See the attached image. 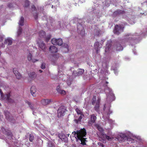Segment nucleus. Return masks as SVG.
I'll list each match as a JSON object with an SVG mask.
<instances>
[{"label": "nucleus", "mask_w": 147, "mask_h": 147, "mask_svg": "<svg viewBox=\"0 0 147 147\" xmlns=\"http://www.w3.org/2000/svg\"><path fill=\"white\" fill-rule=\"evenodd\" d=\"M72 134L74 135V136L76 138V141L80 140L81 142V144L83 145L86 144L85 138L84 137L86 136V130L84 128L79 131H77L76 132L74 131Z\"/></svg>", "instance_id": "nucleus-1"}, {"label": "nucleus", "mask_w": 147, "mask_h": 147, "mask_svg": "<svg viewBox=\"0 0 147 147\" xmlns=\"http://www.w3.org/2000/svg\"><path fill=\"white\" fill-rule=\"evenodd\" d=\"M124 27L121 25H116L114 27L113 32L115 34L119 35L121 32H123Z\"/></svg>", "instance_id": "nucleus-2"}, {"label": "nucleus", "mask_w": 147, "mask_h": 147, "mask_svg": "<svg viewBox=\"0 0 147 147\" xmlns=\"http://www.w3.org/2000/svg\"><path fill=\"white\" fill-rule=\"evenodd\" d=\"M52 43L54 45H58L61 46L63 44V42L62 39L60 38L57 39L54 38L52 39L51 40Z\"/></svg>", "instance_id": "nucleus-3"}, {"label": "nucleus", "mask_w": 147, "mask_h": 147, "mask_svg": "<svg viewBox=\"0 0 147 147\" xmlns=\"http://www.w3.org/2000/svg\"><path fill=\"white\" fill-rule=\"evenodd\" d=\"M84 69H78V71L74 70L72 73V75L75 77L81 75L84 72Z\"/></svg>", "instance_id": "nucleus-4"}, {"label": "nucleus", "mask_w": 147, "mask_h": 147, "mask_svg": "<svg viewBox=\"0 0 147 147\" xmlns=\"http://www.w3.org/2000/svg\"><path fill=\"white\" fill-rule=\"evenodd\" d=\"M66 109L63 107L59 108L57 111V117H58L63 116L65 112Z\"/></svg>", "instance_id": "nucleus-5"}, {"label": "nucleus", "mask_w": 147, "mask_h": 147, "mask_svg": "<svg viewBox=\"0 0 147 147\" xmlns=\"http://www.w3.org/2000/svg\"><path fill=\"white\" fill-rule=\"evenodd\" d=\"M96 119V116L94 114L90 115V120L88 122L89 125H91L95 123Z\"/></svg>", "instance_id": "nucleus-6"}, {"label": "nucleus", "mask_w": 147, "mask_h": 147, "mask_svg": "<svg viewBox=\"0 0 147 147\" xmlns=\"http://www.w3.org/2000/svg\"><path fill=\"white\" fill-rule=\"evenodd\" d=\"M102 44L99 43L98 42H96L94 43V48L96 50V52L97 54L99 53L100 48L102 47Z\"/></svg>", "instance_id": "nucleus-7"}, {"label": "nucleus", "mask_w": 147, "mask_h": 147, "mask_svg": "<svg viewBox=\"0 0 147 147\" xmlns=\"http://www.w3.org/2000/svg\"><path fill=\"white\" fill-rule=\"evenodd\" d=\"M117 139L119 142H124L125 140L128 139L127 136L124 134H121L120 136H118Z\"/></svg>", "instance_id": "nucleus-8"}, {"label": "nucleus", "mask_w": 147, "mask_h": 147, "mask_svg": "<svg viewBox=\"0 0 147 147\" xmlns=\"http://www.w3.org/2000/svg\"><path fill=\"white\" fill-rule=\"evenodd\" d=\"M51 100L49 99H43L41 100V103L43 106H47L51 102Z\"/></svg>", "instance_id": "nucleus-9"}, {"label": "nucleus", "mask_w": 147, "mask_h": 147, "mask_svg": "<svg viewBox=\"0 0 147 147\" xmlns=\"http://www.w3.org/2000/svg\"><path fill=\"white\" fill-rule=\"evenodd\" d=\"M78 31V32L82 35L84 34V29L83 26L80 24L77 26Z\"/></svg>", "instance_id": "nucleus-10"}, {"label": "nucleus", "mask_w": 147, "mask_h": 147, "mask_svg": "<svg viewBox=\"0 0 147 147\" xmlns=\"http://www.w3.org/2000/svg\"><path fill=\"white\" fill-rule=\"evenodd\" d=\"M13 71L17 79H20L22 78V75L18 72L16 68H13Z\"/></svg>", "instance_id": "nucleus-11"}, {"label": "nucleus", "mask_w": 147, "mask_h": 147, "mask_svg": "<svg viewBox=\"0 0 147 147\" xmlns=\"http://www.w3.org/2000/svg\"><path fill=\"white\" fill-rule=\"evenodd\" d=\"M59 138L62 141L66 142L67 140V138L66 137L65 135L63 133L59 134L58 135Z\"/></svg>", "instance_id": "nucleus-12"}, {"label": "nucleus", "mask_w": 147, "mask_h": 147, "mask_svg": "<svg viewBox=\"0 0 147 147\" xmlns=\"http://www.w3.org/2000/svg\"><path fill=\"white\" fill-rule=\"evenodd\" d=\"M49 51L53 53H56L57 51V48L54 46H51L49 47Z\"/></svg>", "instance_id": "nucleus-13"}, {"label": "nucleus", "mask_w": 147, "mask_h": 147, "mask_svg": "<svg viewBox=\"0 0 147 147\" xmlns=\"http://www.w3.org/2000/svg\"><path fill=\"white\" fill-rule=\"evenodd\" d=\"M125 13V11L124 10H118L114 11L113 14L114 16H117L118 15L123 14Z\"/></svg>", "instance_id": "nucleus-14"}, {"label": "nucleus", "mask_w": 147, "mask_h": 147, "mask_svg": "<svg viewBox=\"0 0 147 147\" xmlns=\"http://www.w3.org/2000/svg\"><path fill=\"white\" fill-rule=\"evenodd\" d=\"M39 47L41 49L44 51H45L46 45L43 42H40L38 43Z\"/></svg>", "instance_id": "nucleus-15"}, {"label": "nucleus", "mask_w": 147, "mask_h": 147, "mask_svg": "<svg viewBox=\"0 0 147 147\" xmlns=\"http://www.w3.org/2000/svg\"><path fill=\"white\" fill-rule=\"evenodd\" d=\"M100 101L99 100H97L96 105L94 107V110L97 113H99L100 111Z\"/></svg>", "instance_id": "nucleus-16"}, {"label": "nucleus", "mask_w": 147, "mask_h": 147, "mask_svg": "<svg viewBox=\"0 0 147 147\" xmlns=\"http://www.w3.org/2000/svg\"><path fill=\"white\" fill-rule=\"evenodd\" d=\"M28 76L31 78H35L36 77L37 75L35 72H32L28 74Z\"/></svg>", "instance_id": "nucleus-17"}, {"label": "nucleus", "mask_w": 147, "mask_h": 147, "mask_svg": "<svg viewBox=\"0 0 147 147\" xmlns=\"http://www.w3.org/2000/svg\"><path fill=\"white\" fill-rule=\"evenodd\" d=\"M36 89L35 86H32L31 87L30 89L31 92L33 96H34V94L36 92Z\"/></svg>", "instance_id": "nucleus-18"}, {"label": "nucleus", "mask_w": 147, "mask_h": 147, "mask_svg": "<svg viewBox=\"0 0 147 147\" xmlns=\"http://www.w3.org/2000/svg\"><path fill=\"white\" fill-rule=\"evenodd\" d=\"M111 47V44L110 43H108L106 46L105 49V52H107L109 50V49Z\"/></svg>", "instance_id": "nucleus-19"}, {"label": "nucleus", "mask_w": 147, "mask_h": 147, "mask_svg": "<svg viewBox=\"0 0 147 147\" xmlns=\"http://www.w3.org/2000/svg\"><path fill=\"white\" fill-rule=\"evenodd\" d=\"M80 116L78 119H75L74 121L76 123H78L79 122L81 121L83 117L84 116V114L83 115H80Z\"/></svg>", "instance_id": "nucleus-20"}, {"label": "nucleus", "mask_w": 147, "mask_h": 147, "mask_svg": "<svg viewBox=\"0 0 147 147\" xmlns=\"http://www.w3.org/2000/svg\"><path fill=\"white\" fill-rule=\"evenodd\" d=\"M38 34L40 37L41 38H44L46 34L45 32L44 31L42 30L39 32Z\"/></svg>", "instance_id": "nucleus-21"}, {"label": "nucleus", "mask_w": 147, "mask_h": 147, "mask_svg": "<svg viewBox=\"0 0 147 147\" xmlns=\"http://www.w3.org/2000/svg\"><path fill=\"white\" fill-rule=\"evenodd\" d=\"M1 95V99L2 100H4L6 98V99L7 100H9V93L8 94H6V97H4V95L3 94H2Z\"/></svg>", "instance_id": "nucleus-22"}, {"label": "nucleus", "mask_w": 147, "mask_h": 147, "mask_svg": "<svg viewBox=\"0 0 147 147\" xmlns=\"http://www.w3.org/2000/svg\"><path fill=\"white\" fill-rule=\"evenodd\" d=\"M75 111L78 115H83V113L80 109L76 108L75 109Z\"/></svg>", "instance_id": "nucleus-23"}, {"label": "nucleus", "mask_w": 147, "mask_h": 147, "mask_svg": "<svg viewBox=\"0 0 147 147\" xmlns=\"http://www.w3.org/2000/svg\"><path fill=\"white\" fill-rule=\"evenodd\" d=\"M24 18L22 16L20 18V20L19 22V25L21 26H23L24 25Z\"/></svg>", "instance_id": "nucleus-24"}, {"label": "nucleus", "mask_w": 147, "mask_h": 147, "mask_svg": "<svg viewBox=\"0 0 147 147\" xmlns=\"http://www.w3.org/2000/svg\"><path fill=\"white\" fill-rule=\"evenodd\" d=\"M117 51H121L123 49V47L120 44H117Z\"/></svg>", "instance_id": "nucleus-25"}, {"label": "nucleus", "mask_w": 147, "mask_h": 147, "mask_svg": "<svg viewBox=\"0 0 147 147\" xmlns=\"http://www.w3.org/2000/svg\"><path fill=\"white\" fill-rule=\"evenodd\" d=\"M4 112L6 118L7 119H9V112L8 111H4Z\"/></svg>", "instance_id": "nucleus-26"}, {"label": "nucleus", "mask_w": 147, "mask_h": 147, "mask_svg": "<svg viewBox=\"0 0 147 147\" xmlns=\"http://www.w3.org/2000/svg\"><path fill=\"white\" fill-rule=\"evenodd\" d=\"M26 102L28 105L31 109L33 110L34 109V105L33 104H32L31 102L28 101H27Z\"/></svg>", "instance_id": "nucleus-27"}, {"label": "nucleus", "mask_w": 147, "mask_h": 147, "mask_svg": "<svg viewBox=\"0 0 147 147\" xmlns=\"http://www.w3.org/2000/svg\"><path fill=\"white\" fill-rule=\"evenodd\" d=\"M22 29L21 27H19L17 32L18 35V36L20 35L22 33Z\"/></svg>", "instance_id": "nucleus-28"}, {"label": "nucleus", "mask_w": 147, "mask_h": 147, "mask_svg": "<svg viewBox=\"0 0 147 147\" xmlns=\"http://www.w3.org/2000/svg\"><path fill=\"white\" fill-rule=\"evenodd\" d=\"M4 43L5 44H7L8 46L9 44V38H7L5 40Z\"/></svg>", "instance_id": "nucleus-29"}, {"label": "nucleus", "mask_w": 147, "mask_h": 147, "mask_svg": "<svg viewBox=\"0 0 147 147\" xmlns=\"http://www.w3.org/2000/svg\"><path fill=\"white\" fill-rule=\"evenodd\" d=\"M30 5L29 4V1L27 0H26L25 1V4H24V6L25 7H27L29 6Z\"/></svg>", "instance_id": "nucleus-30"}, {"label": "nucleus", "mask_w": 147, "mask_h": 147, "mask_svg": "<svg viewBox=\"0 0 147 147\" xmlns=\"http://www.w3.org/2000/svg\"><path fill=\"white\" fill-rule=\"evenodd\" d=\"M105 137L108 140H112L113 139V137H111L109 136H108L107 135H105Z\"/></svg>", "instance_id": "nucleus-31"}, {"label": "nucleus", "mask_w": 147, "mask_h": 147, "mask_svg": "<svg viewBox=\"0 0 147 147\" xmlns=\"http://www.w3.org/2000/svg\"><path fill=\"white\" fill-rule=\"evenodd\" d=\"M34 139V136L31 134H30L29 141L30 142H32Z\"/></svg>", "instance_id": "nucleus-32"}, {"label": "nucleus", "mask_w": 147, "mask_h": 147, "mask_svg": "<svg viewBox=\"0 0 147 147\" xmlns=\"http://www.w3.org/2000/svg\"><path fill=\"white\" fill-rule=\"evenodd\" d=\"M32 55L31 53H30L28 56L27 58L29 61H31L32 60Z\"/></svg>", "instance_id": "nucleus-33"}, {"label": "nucleus", "mask_w": 147, "mask_h": 147, "mask_svg": "<svg viewBox=\"0 0 147 147\" xmlns=\"http://www.w3.org/2000/svg\"><path fill=\"white\" fill-rule=\"evenodd\" d=\"M51 37V35L50 34L48 35L46 37L45 40L46 42H47L50 39Z\"/></svg>", "instance_id": "nucleus-34"}, {"label": "nucleus", "mask_w": 147, "mask_h": 147, "mask_svg": "<svg viewBox=\"0 0 147 147\" xmlns=\"http://www.w3.org/2000/svg\"><path fill=\"white\" fill-rule=\"evenodd\" d=\"M10 122L11 123L14 124L16 123V121L14 119L13 117H12L10 119Z\"/></svg>", "instance_id": "nucleus-35"}, {"label": "nucleus", "mask_w": 147, "mask_h": 147, "mask_svg": "<svg viewBox=\"0 0 147 147\" xmlns=\"http://www.w3.org/2000/svg\"><path fill=\"white\" fill-rule=\"evenodd\" d=\"M34 11H33V16H34V17L35 19H36L38 18V14L37 13H36V12L34 13Z\"/></svg>", "instance_id": "nucleus-36"}, {"label": "nucleus", "mask_w": 147, "mask_h": 147, "mask_svg": "<svg viewBox=\"0 0 147 147\" xmlns=\"http://www.w3.org/2000/svg\"><path fill=\"white\" fill-rule=\"evenodd\" d=\"M59 92L63 95H65L66 94L65 91L63 90H61Z\"/></svg>", "instance_id": "nucleus-37"}, {"label": "nucleus", "mask_w": 147, "mask_h": 147, "mask_svg": "<svg viewBox=\"0 0 147 147\" xmlns=\"http://www.w3.org/2000/svg\"><path fill=\"white\" fill-rule=\"evenodd\" d=\"M97 128L98 130L100 131V132H102L103 131L102 128L100 126L98 125L97 126Z\"/></svg>", "instance_id": "nucleus-38"}, {"label": "nucleus", "mask_w": 147, "mask_h": 147, "mask_svg": "<svg viewBox=\"0 0 147 147\" xmlns=\"http://www.w3.org/2000/svg\"><path fill=\"white\" fill-rule=\"evenodd\" d=\"M41 68L42 69H44L45 68V63H42L41 66Z\"/></svg>", "instance_id": "nucleus-39"}, {"label": "nucleus", "mask_w": 147, "mask_h": 147, "mask_svg": "<svg viewBox=\"0 0 147 147\" xmlns=\"http://www.w3.org/2000/svg\"><path fill=\"white\" fill-rule=\"evenodd\" d=\"M5 37L4 35H0V42H2Z\"/></svg>", "instance_id": "nucleus-40"}, {"label": "nucleus", "mask_w": 147, "mask_h": 147, "mask_svg": "<svg viewBox=\"0 0 147 147\" xmlns=\"http://www.w3.org/2000/svg\"><path fill=\"white\" fill-rule=\"evenodd\" d=\"M32 12L34 11H36V7H35V6L34 5H33L32 6Z\"/></svg>", "instance_id": "nucleus-41"}, {"label": "nucleus", "mask_w": 147, "mask_h": 147, "mask_svg": "<svg viewBox=\"0 0 147 147\" xmlns=\"http://www.w3.org/2000/svg\"><path fill=\"white\" fill-rule=\"evenodd\" d=\"M31 61L33 63H34L36 61H38V60L34 59H32V60Z\"/></svg>", "instance_id": "nucleus-42"}, {"label": "nucleus", "mask_w": 147, "mask_h": 147, "mask_svg": "<svg viewBox=\"0 0 147 147\" xmlns=\"http://www.w3.org/2000/svg\"><path fill=\"white\" fill-rule=\"evenodd\" d=\"M60 87L59 85L57 87V90L58 92H59L61 90H60Z\"/></svg>", "instance_id": "nucleus-43"}, {"label": "nucleus", "mask_w": 147, "mask_h": 147, "mask_svg": "<svg viewBox=\"0 0 147 147\" xmlns=\"http://www.w3.org/2000/svg\"><path fill=\"white\" fill-rule=\"evenodd\" d=\"M98 144L99 146H101V147H104V146L103 144L101 142H98Z\"/></svg>", "instance_id": "nucleus-44"}, {"label": "nucleus", "mask_w": 147, "mask_h": 147, "mask_svg": "<svg viewBox=\"0 0 147 147\" xmlns=\"http://www.w3.org/2000/svg\"><path fill=\"white\" fill-rule=\"evenodd\" d=\"M9 42H10V45H11V44L12 43V40L11 39H10Z\"/></svg>", "instance_id": "nucleus-45"}, {"label": "nucleus", "mask_w": 147, "mask_h": 147, "mask_svg": "<svg viewBox=\"0 0 147 147\" xmlns=\"http://www.w3.org/2000/svg\"><path fill=\"white\" fill-rule=\"evenodd\" d=\"M8 136L9 135V132H6L5 133Z\"/></svg>", "instance_id": "nucleus-46"}, {"label": "nucleus", "mask_w": 147, "mask_h": 147, "mask_svg": "<svg viewBox=\"0 0 147 147\" xmlns=\"http://www.w3.org/2000/svg\"><path fill=\"white\" fill-rule=\"evenodd\" d=\"M0 47H5L4 45L3 44H2V45L0 46Z\"/></svg>", "instance_id": "nucleus-47"}, {"label": "nucleus", "mask_w": 147, "mask_h": 147, "mask_svg": "<svg viewBox=\"0 0 147 147\" xmlns=\"http://www.w3.org/2000/svg\"><path fill=\"white\" fill-rule=\"evenodd\" d=\"M0 93L1 94H3L1 89H0Z\"/></svg>", "instance_id": "nucleus-48"}, {"label": "nucleus", "mask_w": 147, "mask_h": 147, "mask_svg": "<svg viewBox=\"0 0 147 147\" xmlns=\"http://www.w3.org/2000/svg\"><path fill=\"white\" fill-rule=\"evenodd\" d=\"M66 48H67V50H68V46L67 45H66Z\"/></svg>", "instance_id": "nucleus-49"}, {"label": "nucleus", "mask_w": 147, "mask_h": 147, "mask_svg": "<svg viewBox=\"0 0 147 147\" xmlns=\"http://www.w3.org/2000/svg\"><path fill=\"white\" fill-rule=\"evenodd\" d=\"M13 100L11 99L10 98V100H9V101H10V102H13Z\"/></svg>", "instance_id": "nucleus-50"}, {"label": "nucleus", "mask_w": 147, "mask_h": 147, "mask_svg": "<svg viewBox=\"0 0 147 147\" xmlns=\"http://www.w3.org/2000/svg\"><path fill=\"white\" fill-rule=\"evenodd\" d=\"M11 5H12V4H11L10 3V5H9L10 8L13 7V6H11ZM13 7H14V6H13Z\"/></svg>", "instance_id": "nucleus-51"}, {"label": "nucleus", "mask_w": 147, "mask_h": 147, "mask_svg": "<svg viewBox=\"0 0 147 147\" xmlns=\"http://www.w3.org/2000/svg\"><path fill=\"white\" fill-rule=\"evenodd\" d=\"M130 35V34H126L125 36H126L127 37V36H129Z\"/></svg>", "instance_id": "nucleus-52"}, {"label": "nucleus", "mask_w": 147, "mask_h": 147, "mask_svg": "<svg viewBox=\"0 0 147 147\" xmlns=\"http://www.w3.org/2000/svg\"><path fill=\"white\" fill-rule=\"evenodd\" d=\"M39 71L40 72V73H41L42 72V71L41 70H39Z\"/></svg>", "instance_id": "nucleus-53"}, {"label": "nucleus", "mask_w": 147, "mask_h": 147, "mask_svg": "<svg viewBox=\"0 0 147 147\" xmlns=\"http://www.w3.org/2000/svg\"><path fill=\"white\" fill-rule=\"evenodd\" d=\"M106 84H108V82H106Z\"/></svg>", "instance_id": "nucleus-54"}, {"label": "nucleus", "mask_w": 147, "mask_h": 147, "mask_svg": "<svg viewBox=\"0 0 147 147\" xmlns=\"http://www.w3.org/2000/svg\"><path fill=\"white\" fill-rule=\"evenodd\" d=\"M129 39L131 38H130V37H129Z\"/></svg>", "instance_id": "nucleus-55"}, {"label": "nucleus", "mask_w": 147, "mask_h": 147, "mask_svg": "<svg viewBox=\"0 0 147 147\" xmlns=\"http://www.w3.org/2000/svg\"><path fill=\"white\" fill-rule=\"evenodd\" d=\"M9 135H10V136H11V134H10V133Z\"/></svg>", "instance_id": "nucleus-56"}, {"label": "nucleus", "mask_w": 147, "mask_h": 147, "mask_svg": "<svg viewBox=\"0 0 147 147\" xmlns=\"http://www.w3.org/2000/svg\"><path fill=\"white\" fill-rule=\"evenodd\" d=\"M92 105H94V104H93V102H92Z\"/></svg>", "instance_id": "nucleus-57"}, {"label": "nucleus", "mask_w": 147, "mask_h": 147, "mask_svg": "<svg viewBox=\"0 0 147 147\" xmlns=\"http://www.w3.org/2000/svg\"><path fill=\"white\" fill-rule=\"evenodd\" d=\"M1 103H0V106H1Z\"/></svg>", "instance_id": "nucleus-58"}, {"label": "nucleus", "mask_w": 147, "mask_h": 147, "mask_svg": "<svg viewBox=\"0 0 147 147\" xmlns=\"http://www.w3.org/2000/svg\"><path fill=\"white\" fill-rule=\"evenodd\" d=\"M13 5H16V4H13Z\"/></svg>", "instance_id": "nucleus-59"}]
</instances>
